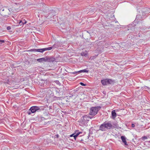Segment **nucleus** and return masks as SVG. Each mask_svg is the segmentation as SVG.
Segmentation results:
<instances>
[{
    "mask_svg": "<svg viewBox=\"0 0 150 150\" xmlns=\"http://www.w3.org/2000/svg\"><path fill=\"white\" fill-rule=\"evenodd\" d=\"M78 71H75L74 72H71L70 73L73 74H77L78 73H79V72H78Z\"/></svg>",
    "mask_w": 150,
    "mask_h": 150,
    "instance_id": "18",
    "label": "nucleus"
},
{
    "mask_svg": "<svg viewBox=\"0 0 150 150\" xmlns=\"http://www.w3.org/2000/svg\"><path fill=\"white\" fill-rule=\"evenodd\" d=\"M115 127L111 124L110 121L105 122L100 125L99 130L104 131L106 130V129H113Z\"/></svg>",
    "mask_w": 150,
    "mask_h": 150,
    "instance_id": "1",
    "label": "nucleus"
},
{
    "mask_svg": "<svg viewBox=\"0 0 150 150\" xmlns=\"http://www.w3.org/2000/svg\"><path fill=\"white\" fill-rule=\"evenodd\" d=\"M43 49H44V51H46V50H51L52 49V47H49L43 48Z\"/></svg>",
    "mask_w": 150,
    "mask_h": 150,
    "instance_id": "14",
    "label": "nucleus"
},
{
    "mask_svg": "<svg viewBox=\"0 0 150 150\" xmlns=\"http://www.w3.org/2000/svg\"><path fill=\"white\" fill-rule=\"evenodd\" d=\"M101 82L103 86L113 84L115 83V80L109 79H104L101 81Z\"/></svg>",
    "mask_w": 150,
    "mask_h": 150,
    "instance_id": "4",
    "label": "nucleus"
},
{
    "mask_svg": "<svg viewBox=\"0 0 150 150\" xmlns=\"http://www.w3.org/2000/svg\"><path fill=\"white\" fill-rule=\"evenodd\" d=\"M139 36H140V35H139Z\"/></svg>",
    "mask_w": 150,
    "mask_h": 150,
    "instance_id": "32",
    "label": "nucleus"
},
{
    "mask_svg": "<svg viewBox=\"0 0 150 150\" xmlns=\"http://www.w3.org/2000/svg\"><path fill=\"white\" fill-rule=\"evenodd\" d=\"M142 138L145 139H147V137L146 136H144Z\"/></svg>",
    "mask_w": 150,
    "mask_h": 150,
    "instance_id": "25",
    "label": "nucleus"
},
{
    "mask_svg": "<svg viewBox=\"0 0 150 150\" xmlns=\"http://www.w3.org/2000/svg\"><path fill=\"white\" fill-rule=\"evenodd\" d=\"M37 49H31L29 50V51L30 52H37Z\"/></svg>",
    "mask_w": 150,
    "mask_h": 150,
    "instance_id": "16",
    "label": "nucleus"
},
{
    "mask_svg": "<svg viewBox=\"0 0 150 150\" xmlns=\"http://www.w3.org/2000/svg\"><path fill=\"white\" fill-rule=\"evenodd\" d=\"M37 61L40 62H46L45 57L38 59H37Z\"/></svg>",
    "mask_w": 150,
    "mask_h": 150,
    "instance_id": "9",
    "label": "nucleus"
},
{
    "mask_svg": "<svg viewBox=\"0 0 150 150\" xmlns=\"http://www.w3.org/2000/svg\"><path fill=\"white\" fill-rule=\"evenodd\" d=\"M88 70L85 69L82 70H81L79 71H78V72H79V73H81V72H86V73H88Z\"/></svg>",
    "mask_w": 150,
    "mask_h": 150,
    "instance_id": "12",
    "label": "nucleus"
},
{
    "mask_svg": "<svg viewBox=\"0 0 150 150\" xmlns=\"http://www.w3.org/2000/svg\"><path fill=\"white\" fill-rule=\"evenodd\" d=\"M93 118V117H90L87 115L83 116L81 118V123L85 124L90 119Z\"/></svg>",
    "mask_w": 150,
    "mask_h": 150,
    "instance_id": "5",
    "label": "nucleus"
},
{
    "mask_svg": "<svg viewBox=\"0 0 150 150\" xmlns=\"http://www.w3.org/2000/svg\"><path fill=\"white\" fill-rule=\"evenodd\" d=\"M26 23V21L25 20H23V21H20L19 22V25H21Z\"/></svg>",
    "mask_w": 150,
    "mask_h": 150,
    "instance_id": "10",
    "label": "nucleus"
},
{
    "mask_svg": "<svg viewBox=\"0 0 150 150\" xmlns=\"http://www.w3.org/2000/svg\"><path fill=\"white\" fill-rule=\"evenodd\" d=\"M15 4L16 5H17V4H19V3H15Z\"/></svg>",
    "mask_w": 150,
    "mask_h": 150,
    "instance_id": "31",
    "label": "nucleus"
},
{
    "mask_svg": "<svg viewBox=\"0 0 150 150\" xmlns=\"http://www.w3.org/2000/svg\"><path fill=\"white\" fill-rule=\"evenodd\" d=\"M144 88L145 89H147L148 90H149L150 89V87H149L146 86H144Z\"/></svg>",
    "mask_w": 150,
    "mask_h": 150,
    "instance_id": "20",
    "label": "nucleus"
},
{
    "mask_svg": "<svg viewBox=\"0 0 150 150\" xmlns=\"http://www.w3.org/2000/svg\"><path fill=\"white\" fill-rule=\"evenodd\" d=\"M74 137L75 139H76V138L77 137L78 138L79 137V136H78V135L76 133H74Z\"/></svg>",
    "mask_w": 150,
    "mask_h": 150,
    "instance_id": "17",
    "label": "nucleus"
},
{
    "mask_svg": "<svg viewBox=\"0 0 150 150\" xmlns=\"http://www.w3.org/2000/svg\"><path fill=\"white\" fill-rule=\"evenodd\" d=\"M67 88H68L67 87L65 88L63 87L62 89L63 90L62 91L61 90L62 89L61 88H60V90H59L58 89H57L55 90V91L56 93V95L57 96H62V95H61L60 93H62V95L63 93H64V91L65 90H67Z\"/></svg>",
    "mask_w": 150,
    "mask_h": 150,
    "instance_id": "6",
    "label": "nucleus"
},
{
    "mask_svg": "<svg viewBox=\"0 0 150 150\" xmlns=\"http://www.w3.org/2000/svg\"><path fill=\"white\" fill-rule=\"evenodd\" d=\"M101 109V107L97 106L92 107L90 108L89 115L93 116V117L95 116L98 113V112Z\"/></svg>",
    "mask_w": 150,
    "mask_h": 150,
    "instance_id": "3",
    "label": "nucleus"
},
{
    "mask_svg": "<svg viewBox=\"0 0 150 150\" xmlns=\"http://www.w3.org/2000/svg\"><path fill=\"white\" fill-rule=\"evenodd\" d=\"M135 126L134 125V124H132V127H134Z\"/></svg>",
    "mask_w": 150,
    "mask_h": 150,
    "instance_id": "28",
    "label": "nucleus"
},
{
    "mask_svg": "<svg viewBox=\"0 0 150 150\" xmlns=\"http://www.w3.org/2000/svg\"><path fill=\"white\" fill-rule=\"evenodd\" d=\"M44 108L42 106H33L30 108L28 112V114L30 115L32 113H34L36 112L44 110Z\"/></svg>",
    "mask_w": 150,
    "mask_h": 150,
    "instance_id": "2",
    "label": "nucleus"
},
{
    "mask_svg": "<svg viewBox=\"0 0 150 150\" xmlns=\"http://www.w3.org/2000/svg\"><path fill=\"white\" fill-rule=\"evenodd\" d=\"M11 29V27L10 26H8L7 28V29L8 30Z\"/></svg>",
    "mask_w": 150,
    "mask_h": 150,
    "instance_id": "24",
    "label": "nucleus"
},
{
    "mask_svg": "<svg viewBox=\"0 0 150 150\" xmlns=\"http://www.w3.org/2000/svg\"><path fill=\"white\" fill-rule=\"evenodd\" d=\"M56 45L55 44H54L52 47H52V49L53 48H55L56 47Z\"/></svg>",
    "mask_w": 150,
    "mask_h": 150,
    "instance_id": "23",
    "label": "nucleus"
},
{
    "mask_svg": "<svg viewBox=\"0 0 150 150\" xmlns=\"http://www.w3.org/2000/svg\"><path fill=\"white\" fill-rule=\"evenodd\" d=\"M37 52L41 53L43 52H44L43 48L40 49H37Z\"/></svg>",
    "mask_w": 150,
    "mask_h": 150,
    "instance_id": "13",
    "label": "nucleus"
},
{
    "mask_svg": "<svg viewBox=\"0 0 150 150\" xmlns=\"http://www.w3.org/2000/svg\"><path fill=\"white\" fill-rule=\"evenodd\" d=\"M82 132H78L76 133L78 135V136H79V135L80 134L82 133Z\"/></svg>",
    "mask_w": 150,
    "mask_h": 150,
    "instance_id": "26",
    "label": "nucleus"
},
{
    "mask_svg": "<svg viewBox=\"0 0 150 150\" xmlns=\"http://www.w3.org/2000/svg\"><path fill=\"white\" fill-rule=\"evenodd\" d=\"M112 115L113 119L115 118L116 117V113L115 112V110H114L112 111Z\"/></svg>",
    "mask_w": 150,
    "mask_h": 150,
    "instance_id": "11",
    "label": "nucleus"
},
{
    "mask_svg": "<svg viewBox=\"0 0 150 150\" xmlns=\"http://www.w3.org/2000/svg\"><path fill=\"white\" fill-rule=\"evenodd\" d=\"M87 32L89 33H89L88 32V31H87Z\"/></svg>",
    "mask_w": 150,
    "mask_h": 150,
    "instance_id": "35",
    "label": "nucleus"
},
{
    "mask_svg": "<svg viewBox=\"0 0 150 150\" xmlns=\"http://www.w3.org/2000/svg\"><path fill=\"white\" fill-rule=\"evenodd\" d=\"M81 55L82 56H86L87 55V54L86 53H85L84 52H82L81 53Z\"/></svg>",
    "mask_w": 150,
    "mask_h": 150,
    "instance_id": "15",
    "label": "nucleus"
},
{
    "mask_svg": "<svg viewBox=\"0 0 150 150\" xmlns=\"http://www.w3.org/2000/svg\"><path fill=\"white\" fill-rule=\"evenodd\" d=\"M46 62H52L55 60V58L52 57L46 56L45 57Z\"/></svg>",
    "mask_w": 150,
    "mask_h": 150,
    "instance_id": "7",
    "label": "nucleus"
},
{
    "mask_svg": "<svg viewBox=\"0 0 150 150\" xmlns=\"http://www.w3.org/2000/svg\"><path fill=\"white\" fill-rule=\"evenodd\" d=\"M121 138L125 145L126 146L128 145L126 141V138L124 136H122L121 137Z\"/></svg>",
    "mask_w": 150,
    "mask_h": 150,
    "instance_id": "8",
    "label": "nucleus"
},
{
    "mask_svg": "<svg viewBox=\"0 0 150 150\" xmlns=\"http://www.w3.org/2000/svg\"><path fill=\"white\" fill-rule=\"evenodd\" d=\"M139 36H140V35H139Z\"/></svg>",
    "mask_w": 150,
    "mask_h": 150,
    "instance_id": "33",
    "label": "nucleus"
},
{
    "mask_svg": "<svg viewBox=\"0 0 150 150\" xmlns=\"http://www.w3.org/2000/svg\"><path fill=\"white\" fill-rule=\"evenodd\" d=\"M140 16H136V19H137V18L139 17Z\"/></svg>",
    "mask_w": 150,
    "mask_h": 150,
    "instance_id": "29",
    "label": "nucleus"
},
{
    "mask_svg": "<svg viewBox=\"0 0 150 150\" xmlns=\"http://www.w3.org/2000/svg\"><path fill=\"white\" fill-rule=\"evenodd\" d=\"M57 137L58 138L59 137V135L58 134H57L56 135Z\"/></svg>",
    "mask_w": 150,
    "mask_h": 150,
    "instance_id": "30",
    "label": "nucleus"
},
{
    "mask_svg": "<svg viewBox=\"0 0 150 150\" xmlns=\"http://www.w3.org/2000/svg\"><path fill=\"white\" fill-rule=\"evenodd\" d=\"M5 41L4 40H0V44H1L2 43H4Z\"/></svg>",
    "mask_w": 150,
    "mask_h": 150,
    "instance_id": "22",
    "label": "nucleus"
},
{
    "mask_svg": "<svg viewBox=\"0 0 150 150\" xmlns=\"http://www.w3.org/2000/svg\"><path fill=\"white\" fill-rule=\"evenodd\" d=\"M74 133L73 134H71L70 135V137H74Z\"/></svg>",
    "mask_w": 150,
    "mask_h": 150,
    "instance_id": "27",
    "label": "nucleus"
},
{
    "mask_svg": "<svg viewBox=\"0 0 150 150\" xmlns=\"http://www.w3.org/2000/svg\"><path fill=\"white\" fill-rule=\"evenodd\" d=\"M79 83L82 86H84L86 85V84H84L82 82H80Z\"/></svg>",
    "mask_w": 150,
    "mask_h": 150,
    "instance_id": "19",
    "label": "nucleus"
},
{
    "mask_svg": "<svg viewBox=\"0 0 150 150\" xmlns=\"http://www.w3.org/2000/svg\"><path fill=\"white\" fill-rule=\"evenodd\" d=\"M49 110H50V112H53V110L52 109L51 107H50Z\"/></svg>",
    "mask_w": 150,
    "mask_h": 150,
    "instance_id": "21",
    "label": "nucleus"
},
{
    "mask_svg": "<svg viewBox=\"0 0 150 150\" xmlns=\"http://www.w3.org/2000/svg\"><path fill=\"white\" fill-rule=\"evenodd\" d=\"M139 36H140V35H139Z\"/></svg>",
    "mask_w": 150,
    "mask_h": 150,
    "instance_id": "34",
    "label": "nucleus"
}]
</instances>
